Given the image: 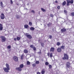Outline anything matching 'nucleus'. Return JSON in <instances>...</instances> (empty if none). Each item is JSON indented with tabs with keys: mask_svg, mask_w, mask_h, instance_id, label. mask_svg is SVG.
<instances>
[{
	"mask_svg": "<svg viewBox=\"0 0 74 74\" xmlns=\"http://www.w3.org/2000/svg\"><path fill=\"white\" fill-rule=\"evenodd\" d=\"M5 66H6V68H4L3 69L5 72L8 73L9 72V71H8V70H10V66H9V64L6 63L5 64Z\"/></svg>",
	"mask_w": 74,
	"mask_h": 74,
	"instance_id": "obj_1",
	"label": "nucleus"
},
{
	"mask_svg": "<svg viewBox=\"0 0 74 74\" xmlns=\"http://www.w3.org/2000/svg\"><path fill=\"white\" fill-rule=\"evenodd\" d=\"M64 57L62 58L64 60H65V59H67L68 60L69 59V56L67 54H64Z\"/></svg>",
	"mask_w": 74,
	"mask_h": 74,
	"instance_id": "obj_2",
	"label": "nucleus"
},
{
	"mask_svg": "<svg viewBox=\"0 0 74 74\" xmlns=\"http://www.w3.org/2000/svg\"><path fill=\"white\" fill-rule=\"evenodd\" d=\"M0 38H1V41L2 42H5L6 40V38L4 36H0Z\"/></svg>",
	"mask_w": 74,
	"mask_h": 74,
	"instance_id": "obj_3",
	"label": "nucleus"
},
{
	"mask_svg": "<svg viewBox=\"0 0 74 74\" xmlns=\"http://www.w3.org/2000/svg\"><path fill=\"white\" fill-rule=\"evenodd\" d=\"M25 36L27 37V38H29V39H31V38H32V36H31V35H29L27 33L25 34Z\"/></svg>",
	"mask_w": 74,
	"mask_h": 74,
	"instance_id": "obj_4",
	"label": "nucleus"
},
{
	"mask_svg": "<svg viewBox=\"0 0 74 74\" xmlns=\"http://www.w3.org/2000/svg\"><path fill=\"white\" fill-rule=\"evenodd\" d=\"M13 59L16 62H18V58L16 56L14 57Z\"/></svg>",
	"mask_w": 74,
	"mask_h": 74,
	"instance_id": "obj_5",
	"label": "nucleus"
},
{
	"mask_svg": "<svg viewBox=\"0 0 74 74\" xmlns=\"http://www.w3.org/2000/svg\"><path fill=\"white\" fill-rule=\"evenodd\" d=\"M1 19H4L5 18V16L4 14L3 13H2L1 16Z\"/></svg>",
	"mask_w": 74,
	"mask_h": 74,
	"instance_id": "obj_6",
	"label": "nucleus"
},
{
	"mask_svg": "<svg viewBox=\"0 0 74 74\" xmlns=\"http://www.w3.org/2000/svg\"><path fill=\"white\" fill-rule=\"evenodd\" d=\"M16 70H18L19 71H22V68L20 67H17L16 68Z\"/></svg>",
	"mask_w": 74,
	"mask_h": 74,
	"instance_id": "obj_7",
	"label": "nucleus"
},
{
	"mask_svg": "<svg viewBox=\"0 0 74 74\" xmlns=\"http://www.w3.org/2000/svg\"><path fill=\"white\" fill-rule=\"evenodd\" d=\"M70 64L69 62H67L66 63V66L68 68H70Z\"/></svg>",
	"mask_w": 74,
	"mask_h": 74,
	"instance_id": "obj_8",
	"label": "nucleus"
},
{
	"mask_svg": "<svg viewBox=\"0 0 74 74\" xmlns=\"http://www.w3.org/2000/svg\"><path fill=\"white\" fill-rule=\"evenodd\" d=\"M55 50V48L53 47H51L50 50V52H54V51Z\"/></svg>",
	"mask_w": 74,
	"mask_h": 74,
	"instance_id": "obj_9",
	"label": "nucleus"
},
{
	"mask_svg": "<svg viewBox=\"0 0 74 74\" xmlns=\"http://www.w3.org/2000/svg\"><path fill=\"white\" fill-rule=\"evenodd\" d=\"M68 2L70 4H73V2H74L73 0H71V1L70 0H68Z\"/></svg>",
	"mask_w": 74,
	"mask_h": 74,
	"instance_id": "obj_10",
	"label": "nucleus"
},
{
	"mask_svg": "<svg viewBox=\"0 0 74 74\" xmlns=\"http://www.w3.org/2000/svg\"><path fill=\"white\" fill-rule=\"evenodd\" d=\"M16 19H19L21 18V16H20L17 15L16 16Z\"/></svg>",
	"mask_w": 74,
	"mask_h": 74,
	"instance_id": "obj_11",
	"label": "nucleus"
},
{
	"mask_svg": "<svg viewBox=\"0 0 74 74\" xmlns=\"http://www.w3.org/2000/svg\"><path fill=\"white\" fill-rule=\"evenodd\" d=\"M3 25L1 24H0V30L1 31L3 30Z\"/></svg>",
	"mask_w": 74,
	"mask_h": 74,
	"instance_id": "obj_12",
	"label": "nucleus"
},
{
	"mask_svg": "<svg viewBox=\"0 0 74 74\" xmlns=\"http://www.w3.org/2000/svg\"><path fill=\"white\" fill-rule=\"evenodd\" d=\"M61 31L62 33V32H64L66 31V29L65 28H63L61 29Z\"/></svg>",
	"mask_w": 74,
	"mask_h": 74,
	"instance_id": "obj_13",
	"label": "nucleus"
},
{
	"mask_svg": "<svg viewBox=\"0 0 74 74\" xmlns=\"http://www.w3.org/2000/svg\"><path fill=\"white\" fill-rule=\"evenodd\" d=\"M57 51L58 52H60L62 51V49H61V48H58L57 50Z\"/></svg>",
	"mask_w": 74,
	"mask_h": 74,
	"instance_id": "obj_14",
	"label": "nucleus"
},
{
	"mask_svg": "<svg viewBox=\"0 0 74 74\" xmlns=\"http://www.w3.org/2000/svg\"><path fill=\"white\" fill-rule=\"evenodd\" d=\"M45 69H42V71L41 72V74H44L45 73Z\"/></svg>",
	"mask_w": 74,
	"mask_h": 74,
	"instance_id": "obj_15",
	"label": "nucleus"
},
{
	"mask_svg": "<svg viewBox=\"0 0 74 74\" xmlns=\"http://www.w3.org/2000/svg\"><path fill=\"white\" fill-rule=\"evenodd\" d=\"M24 27L26 29H27V28H28L29 27V26L27 25H24Z\"/></svg>",
	"mask_w": 74,
	"mask_h": 74,
	"instance_id": "obj_16",
	"label": "nucleus"
},
{
	"mask_svg": "<svg viewBox=\"0 0 74 74\" xmlns=\"http://www.w3.org/2000/svg\"><path fill=\"white\" fill-rule=\"evenodd\" d=\"M24 52L25 53H27L28 52V51L26 49H25L24 51Z\"/></svg>",
	"mask_w": 74,
	"mask_h": 74,
	"instance_id": "obj_17",
	"label": "nucleus"
},
{
	"mask_svg": "<svg viewBox=\"0 0 74 74\" xmlns=\"http://www.w3.org/2000/svg\"><path fill=\"white\" fill-rule=\"evenodd\" d=\"M0 5L1 7H2V8H3V2H2L1 1V2Z\"/></svg>",
	"mask_w": 74,
	"mask_h": 74,
	"instance_id": "obj_18",
	"label": "nucleus"
},
{
	"mask_svg": "<svg viewBox=\"0 0 74 74\" xmlns=\"http://www.w3.org/2000/svg\"><path fill=\"white\" fill-rule=\"evenodd\" d=\"M64 48H65L64 46L62 45L61 47V49H64Z\"/></svg>",
	"mask_w": 74,
	"mask_h": 74,
	"instance_id": "obj_19",
	"label": "nucleus"
},
{
	"mask_svg": "<svg viewBox=\"0 0 74 74\" xmlns=\"http://www.w3.org/2000/svg\"><path fill=\"white\" fill-rule=\"evenodd\" d=\"M66 2L65 1H64L63 3L62 4V5L63 6L65 5H66Z\"/></svg>",
	"mask_w": 74,
	"mask_h": 74,
	"instance_id": "obj_20",
	"label": "nucleus"
},
{
	"mask_svg": "<svg viewBox=\"0 0 74 74\" xmlns=\"http://www.w3.org/2000/svg\"><path fill=\"white\" fill-rule=\"evenodd\" d=\"M20 67L21 68V69H22V68H23V64H21L20 65Z\"/></svg>",
	"mask_w": 74,
	"mask_h": 74,
	"instance_id": "obj_21",
	"label": "nucleus"
},
{
	"mask_svg": "<svg viewBox=\"0 0 74 74\" xmlns=\"http://www.w3.org/2000/svg\"><path fill=\"white\" fill-rule=\"evenodd\" d=\"M57 45L58 46H59L60 45V43L59 42H58L57 43Z\"/></svg>",
	"mask_w": 74,
	"mask_h": 74,
	"instance_id": "obj_22",
	"label": "nucleus"
},
{
	"mask_svg": "<svg viewBox=\"0 0 74 74\" xmlns=\"http://www.w3.org/2000/svg\"><path fill=\"white\" fill-rule=\"evenodd\" d=\"M30 29L32 30H34L35 29L34 28V27H32L31 28H30Z\"/></svg>",
	"mask_w": 74,
	"mask_h": 74,
	"instance_id": "obj_23",
	"label": "nucleus"
},
{
	"mask_svg": "<svg viewBox=\"0 0 74 74\" xmlns=\"http://www.w3.org/2000/svg\"><path fill=\"white\" fill-rule=\"evenodd\" d=\"M41 10L43 12H44V11H46V10L45 9H43V8H41Z\"/></svg>",
	"mask_w": 74,
	"mask_h": 74,
	"instance_id": "obj_24",
	"label": "nucleus"
},
{
	"mask_svg": "<svg viewBox=\"0 0 74 74\" xmlns=\"http://www.w3.org/2000/svg\"><path fill=\"white\" fill-rule=\"evenodd\" d=\"M23 59V55L22 54L21 56V59L22 60Z\"/></svg>",
	"mask_w": 74,
	"mask_h": 74,
	"instance_id": "obj_25",
	"label": "nucleus"
},
{
	"mask_svg": "<svg viewBox=\"0 0 74 74\" xmlns=\"http://www.w3.org/2000/svg\"><path fill=\"white\" fill-rule=\"evenodd\" d=\"M17 40H20V39H21V38L19 37H16Z\"/></svg>",
	"mask_w": 74,
	"mask_h": 74,
	"instance_id": "obj_26",
	"label": "nucleus"
},
{
	"mask_svg": "<svg viewBox=\"0 0 74 74\" xmlns=\"http://www.w3.org/2000/svg\"><path fill=\"white\" fill-rule=\"evenodd\" d=\"M66 1H67V6H68V5H69V3H70L69 2H68V0H66Z\"/></svg>",
	"mask_w": 74,
	"mask_h": 74,
	"instance_id": "obj_27",
	"label": "nucleus"
},
{
	"mask_svg": "<svg viewBox=\"0 0 74 74\" xmlns=\"http://www.w3.org/2000/svg\"><path fill=\"white\" fill-rule=\"evenodd\" d=\"M29 24L30 26H32V23L31 22H29Z\"/></svg>",
	"mask_w": 74,
	"mask_h": 74,
	"instance_id": "obj_28",
	"label": "nucleus"
},
{
	"mask_svg": "<svg viewBox=\"0 0 74 74\" xmlns=\"http://www.w3.org/2000/svg\"><path fill=\"white\" fill-rule=\"evenodd\" d=\"M27 65H29L30 64V62H29V61H27Z\"/></svg>",
	"mask_w": 74,
	"mask_h": 74,
	"instance_id": "obj_29",
	"label": "nucleus"
},
{
	"mask_svg": "<svg viewBox=\"0 0 74 74\" xmlns=\"http://www.w3.org/2000/svg\"><path fill=\"white\" fill-rule=\"evenodd\" d=\"M45 65H47L49 64V63L48 62H46L45 63Z\"/></svg>",
	"mask_w": 74,
	"mask_h": 74,
	"instance_id": "obj_30",
	"label": "nucleus"
},
{
	"mask_svg": "<svg viewBox=\"0 0 74 74\" xmlns=\"http://www.w3.org/2000/svg\"><path fill=\"white\" fill-rule=\"evenodd\" d=\"M64 13L65 14H67V11L65 10L64 11Z\"/></svg>",
	"mask_w": 74,
	"mask_h": 74,
	"instance_id": "obj_31",
	"label": "nucleus"
},
{
	"mask_svg": "<svg viewBox=\"0 0 74 74\" xmlns=\"http://www.w3.org/2000/svg\"><path fill=\"white\" fill-rule=\"evenodd\" d=\"M51 23H49V24H47V25L48 26H51Z\"/></svg>",
	"mask_w": 74,
	"mask_h": 74,
	"instance_id": "obj_32",
	"label": "nucleus"
},
{
	"mask_svg": "<svg viewBox=\"0 0 74 74\" xmlns=\"http://www.w3.org/2000/svg\"><path fill=\"white\" fill-rule=\"evenodd\" d=\"M32 48L34 51H36V48L35 47H33Z\"/></svg>",
	"mask_w": 74,
	"mask_h": 74,
	"instance_id": "obj_33",
	"label": "nucleus"
},
{
	"mask_svg": "<svg viewBox=\"0 0 74 74\" xmlns=\"http://www.w3.org/2000/svg\"><path fill=\"white\" fill-rule=\"evenodd\" d=\"M36 64H39V61H37L35 62Z\"/></svg>",
	"mask_w": 74,
	"mask_h": 74,
	"instance_id": "obj_34",
	"label": "nucleus"
},
{
	"mask_svg": "<svg viewBox=\"0 0 74 74\" xmlns=\"http://www.w3.org/2000/svg\"><path fill=\"white\" fill-rule=\"evenodd\" d=\"M8 49H10L11 48V46H8L7 47Z\"/></svg>",
	"mask_w": 74,
	"mask_h": 74,
	"instance_id": "obj_35",
	"label": "nucleus"
},
{
	"mask_svg": "<svg viewBox=\"0 0 74 74\" xmlns=\"http://www.w3.org/2000/svg\"><path fill=\"white\" fill-rule=\"evenodd\" d=\"M10 4H13V1L12 0H10Z\"/></svg>",
	"mask_w": 74,
	"mask_h": 74,
	"instance_id": "obj_36",
	"label": "nucleus"
},
{
	"mask_svg": "<svg viewBox=\"0 0 74 74\" xmlns=\"http://www.w3.org/2000/svg\"><path fill=\"white\" fill-rule=\"evenodd\" d=\"M30 47L32 48H33L34 47V46H33V45H31Z\"/></svg>",
	"mask_w": 74,
	"mask_h": 74,
	"instance_id": "obj_37",
	"label": "nucleus"
},
{
	"mask_svg": "<svg viewBox=\"0 0 74 74\" xmlns=\"http://www.w3.org/2000/svg\"><path fill=\"white\" fill-rule=\"evenodd\" d=\"M49 69H51V68H52V65H49Z\"/></svg>",
	"mask_w": 74,
	"mask_h": 74,
	"instance_id": "obj_38",
	"label": "nucleus"
},
{
	"mask_svg": "<svg viewBox=\"0 0 74 74\" xmlns=\"http://www.w3.org/2000/svg\"><path fill=\"white\" fill-rule=\"evenodd\" d=\"M50 16H51V17H52V18H53V15L52 14H50Z\"/></svg>",
	"mask_w": 74,
	"mask_h": 74,
	"instance_id": "obj_39",
	"label": "nucleus"
},
{
	"mask_svg": "<svg viewBox=\"0 0 74 74\" xmlns=\"http://www.w3.org/2000/svg\"><path fill=\"white\" fill-rule=\"evenodd\" d=\"M49 38L50 39H52V35H49Z\"/></svg>",
	"mask_w": 74,
	"mask_h": 74,
	"instance_id": "obj_40",
	"label": "nucleus"
},
{
	"mask_svg": "<svg viewBox=\"0 0 74 74\" xmlns=\"http://www.w3.org/2000/svg\"><path fill=\"white\" fill-rule=\"evenodd\" d=\"M31 12H32V13H35V12H34V10H32L31 11Z\"/></svg>",
	"mask_w": 74,
	"mask_h": 74,
	"instance_id": "obj_41",
	"label": "nucleus"
},
{
	"mask_svg": "<svg viewBox=\"0 0 74 74\" xmlns=\"http://www.w3.org/2000/svg\"><path fill=\"white\" fill-rule=\"evenodd\" d=\"M50 56L51 57V58H52V53H51L50 54Z\"/></svg>",
	"mask_w": 74,
	"mask_h": 74,
	"instance_id": "obj_42",
	"label": "nucleus"
},
{
	"mask_svg": "<svg viewBox=\"0 0 74 74\" xmlns=\"http://www.w3.org/2000/svg\"><path fill=\"white\" fill-rule=\"evenodd\" d=\"M32 66H33V67H35L36 66V64H33Z\"/></svg>",
	"mask_w": 74,
	"mask_h": 74,
	"instance_id": "obj_43",
	"label": "nucleus"
},
{
	"mask_svg": "<svg viewBox=\"0 0 74 74\" xmlns=\"http://www.w3.org/2000/svg\"><path fill=\"white\" fill-rule=\"evenodd\" d=\"M71 15L72 16H74V12H72L71 13Z\"/></svg>",
	"mask_w": 74,
	"mask_h": 74,
	"instance_id": "obj_44",
	"label": "nucleus"
},
{
	"mask_svg": "<svg viewBox=\"0 0 74 74\" xmlns=\"http://www.w3.org/2000/svg\"><path fill=\"white\" fill-rule=\"evenodd\" d=\"M41 45L42 47L44 46V43H41Z\"/></svg>",
	"mask_w": 74,
	"mask_h": 74,
	"instance_id": "obj_45",
	"label": "nucleus"
},
{
	"mask_svg": "<svg viewBox=\"0 0 74 74\" xmlns=\"http://www.w3.org/2000/svg\"><path fill=\"white\" fill-rule=\"evenodd\" d=\"M37 74H41V73L40 72H37Z\"/></svg>",
	"mask_w": 74,
	"mask_h": 74,
	"instance_id": "obj_46",
	"label": "nucleus"
},
{
	"mask_svg": "<svg viewBox=\"0 0 74 74\" xmlns=\"http://www.w3.org/2000/svg\"><path fill=\"white\" fill-rule=\"evenodd\" d=\"M57 8H58V9H60V6H58Z\"/></svg>",
	"mask_w": 74,
	"mask_h": 74,
	"instance_id": "obj_47",
	"label": "nucleus"
},
{
	"mask_svg": "<svg viewBox=\"0 0 74 74\" xmlns=\"http://www.w3.org/2000/svg\"><path fill=\"white\" fill-rule=\"evenodd\" d=\"M14 41H16V38H14Z\"/></svg>",
	"mask_w": 74,
	"mask_h": 74,
	"instance_id": "obj_48",
	"label": "nucleus"
},
{
	"mask_svg": "<svg viewBox=\"0 0 74 74\" xmlns=\"http://www.w3.org/2000/svg\"><path fill=\"white\" fill-rule=\"evenodd\" d=\"M38 53H39L40 55H41V52H39Z\"/></svg>",
	"mask_w": 74,
	"mask_h": 74,
	"instance_id": "obj_49",
	"label": "nucleus"
},
{
	"mask_svg": "<svg viewBox=\"0 0 74 74\" xmlns=\"http://www.w3.org/2000/svg\"><path fill=\"white\" fill-rule=\"evenodd\" d=\"M50 54L49 53H47V56H49V54Z\"/></svg>",
	"mask_w": 74,
	"mask_h": 74,
	"instance_id": "obj_50",
	"label": "nucleus"
},
{
	"mask_svg": "<svg viewBox=\"0 0 74 74\" xmlns=\"http://www.w3.org/2000/svg\"><path fill=\"white\" fill-rule=\"evenodd\" d=\"M55 2L56 3H58V1H56Z\"/></svg>",
	"mask_w": 74,
	"mask_h": 74,
	"instance_id": "obj_51",
	"label": "nucleus"
},
{
	"mask_svg": "<svg viewBox=\"0 0 74 74\" xmlns=\"http://www.w3.org/2000/svg\"><path fill=\"white\" fill-rule=\"evenodd\" d=\"M27 5H29V3H27Z\"/></svg>",
	"mask_w": 74,
	"mask_h": 74,
	"instance_id": "obj_52",
	"label": "nucleus"
},
{
	"mask_svg": "<svg viewBox=\"0 0 74 74\" xmlns=\"http://www.w3.org/2000/svg\"><path fill=\"white\" fill-rule=\"evenodd\" d=\"M41 25H42V24H41Z\"/></svg>",
	"mask_w": 74,
	"mask_h": 74,
	"instance_id": "obj_53",
	"label": "nucleus"
},
{
	"mask_svg": "<svg viewBox=\"0 0 74 74\" xmlns=\"http://www.w3.org/2000/svg\"><path fill=\"white\" fill-rule=\"evenodd\" d=\"M0 74H1L0 73Z\"/></svg>",
	"mask_w": 74,
	"mask_h": 74,
	"instance_id": "obj_54",
	"label": "nucleus"
}]
</instances>
